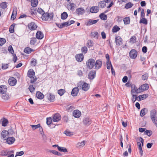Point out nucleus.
<instances>
[{
	"label": "nucleus",
	"mask_w": 157,
	"mask_h": 157,
	"mask_svg": "<svg viewBox=\"0 0 157 157\" xmlns=\"http://www.w3.org/2000/svg\"><path fill=\"white\" fill-rule=\"evenodd\" d=\"M150 115L153 122L157 127V114L156 111L155 109L152 110L151 111Z\"/></svg>",
	"instance_id": "nucleus-1"
},
{
	"label": "nucleus",
	"mask_w": 157,
	"mask_h": 157,
	"mask_svg": "<svg viewBox=\"0 0 157 157\" xmlns=\"http://www.w3.org/2000/svg\"><path fill=\"white\" fill-rule=\"evenodd\" d=\"M53 17L52 13H44L42 16V18L43 20L48 21V19L51 20L53 19Z\"/></svg>",
	"instance_id": "nucleus-2"
},
{
	"label": "nucleus",
	"mask_w": 157,
	"mask_h": 157,
	"mask_svg": "<svg viewBox=\"0 0 157 157\" xmlns=\"http://www.w3.org/2000/svg\"><path fill=\"white\" fill-rule=\"evenodd\" d=\"M95 60L93 59H89L86 62L87 67L90 69L93 68L94 66Z\"/></svg>",
	"instance_id": "nucleus-3"
},
{
	"label": "nucleus",
	"mask_w": 157,
	"mask_h": 157,
	"mask_svg": "<svg viewBox=\"0 0 157 157\" xmlns=\"http://www.w3.org/2000/svg\"><path fill=\"white\" fill-rule=\"evenodd\" d=\"M80 84L81 86H78L80 87H81V86H82V89L83 90L85 91H87L89 88L90 86H89V84L87 83L86 82H84L83 84L82 85L81 82H80L79 83V84Z\"/></svg>",
	"instance_id": "nucleus-4"
},
{
	"label": "nucleus",
	"mask_w": 157,
	"mask_h": 157,
	"mask_svg": "<svg viewBox=\"0 0 157 157\" xmlns=\"http://www.w3.org/2000/svg\"><path fill=\"white\" fill-rule=\"evenodd\" d=\"M137 55V51L135 49L132 50L129 52V56L131 58L135 59Z\"/></svg>",
	"instance_id": "nucleus-5"
},
{
	"label": "nucleus",
	"mask_w": 157,
	"mask_h": 157,
	"mask_svg": "<svg viewBox=\"0 0 157 157\" xmlns=\"http://www.w3.org/2000/svg\"><path fill=\"white\" fill-rule=\"evenodd\" d=\"M102 65V61L101 60H98L95 61L94 66L96 69H98L100 68Z\"/></svg>",
	"instance_id": "nucleus-6"
},
{
	"label": "nucleus",
	"mask_w": 157,
	"mask_h": 157,
	"mask_svg": "<svg viewBox=\"0 0 157 157\" xmlns=\"http://www.w3.org/2000/svg\"><path fill=\"white\" fill-rule=\"evenodd\" d=\"M115 41L116 45L120 46L122 44V39L120 36H116Z\"/></svg>",
	"instance_id": "nucleus-7"
},
{
	"label": "nucleus",
	"mask_w": 157,
	"mask_h": 157,
	"mask_svg": "<svg viewBox=\"0 0 157 157\" xmlns=\"http://www.w3.org/2000/svg\"><path fill=\"white\" fill-rule=\"evenodd\" d=\"M8 82L10 86H14L17 83V80L14 77H12L9 79Z\"/></svg>",
	"instance_id": "nucleus-8"
},
{
	"label": "nucleus",
	"mask_w": 157,
	"mask_h": 157,
	"mask_svg": "<svg viewBox=\"0 0 157 157\" xmlns=\"http://www.w3.org/2000/svg\"><path fill=\"white\" fill-rule=\"evenodd\" d=\"M83 123L84 125L88 126L91 124V121L89 118L86 117L84 119Z\"/></svg>",
	"instance_id": "nucleus-9"
},
{
	"label": "nucleus",
	"mask_w": 157,
	"mask_h": 157,
	"mask_svg": "<svg viewBox=\"0 0 157 157\" xmlns=\"http://www.w3.org/2000/svg\"><path fill=\"white\" fill-rule=\"evenodd\" d=\"M75 12L78 15H82L85 11L83 8H79L76 9Z\"/></svg>",
	"instance_id": "nucleus-10"
},
{
	"label": "nucleus",
	"mask_w": 157,
	"mask_h": 157,
	"mask_svg": "<svg viewBox=\"0 0 157 157\" xmlns=\"http://www.w3.org/2000/svg\"><path fill=\"white\" fill-rule=\"evenodd\" d=\"M48 99L51 102H53L54 101L55 95L52 94L47 93L46 94Z\"/></svg>",
	"instance_id": "nucleus-11"
},
{
	"label": "nucleus",
	"mask_w": 157,
	"mask_h": 157,
	"mask_svg": "<svg viewBox=\"0 0 157 157\" xmlns=\"http://www.w3.org/2000/svg\"><path fill=\"white\" fill-rule=\"evenodd\" d=\"M75 57L76 60L78 62H81L83 60L84 57L82 54H76Z\"/></svg>",
	"instance_id": "nucleus-12"
},
{
	"label": "nucleus",
	"mask_w": 157,
	"mask_h": 157,
	"mask_svg": "<svg viewBox=\"0 0 157 157\" xmlns=\"http://www.w3.org/2000/svg\"><path fill=\"white\" fill-rule=\"evenodd\" d=\"M61 117L59 113L55 114L53 117V121L54 122H58L60 120Z\"/></svg>",
	"instance_id": "nucleus-13"
},
{
	"label": "nucleus",
	"mask_w": 157,
	"mask_h": 157,
	"mask_svg": "<svg viewBox=\"0 0 157 157\" xmlns=\"http://www.w3.org/2000/svg\"><path fill=\"white\" fill-rule=\"evenodd\" d=\"M29 29L32 30H35L37 28V26L36 24L34 22H31L28 24Z\"/></svg>",
	"instance_id": "nucleus-14"
},
{
	"label": "nucleus",
	"mask_w": 157,
	"mask_h": 157,
	"mask_svg": "<svg viewBox=\"0 0 157 157\" xmlns=\"http://www.w3.org/2000/svg\"><path fill=\"white\" fill-rule=\"evenodd\" d=\"M81 112L78 110H74L73 113V115L74 117L76 118H79L81 116Z\"/></svg>",
	"instance_id": "nucleus-15"
},
{
	"label": "nucleus",
	"mask_w": 157,
	"mask_h": 157,
	"mask_svg": "<svg viewBox=\"0 0 157 157\" xmlns=\"http://www.w3.org/2000/svg\"><path fill=\"white\" fill-rule=\"evenodd\" d=\"M7 90V89L6 86L2 85L0 86V93L5 94Z\"/></svg>",
	"instance_id": "nucleus-16"
},
{
	"label": "nucleus",
	"mask_w": 157,
	"mask_h": 157,
	"mask_svg": "<svg viewBox=\"0 0 157 157\" xmlns=\"http://www.w3.org/2000/svg\"><path fill=\"white\" fill-rule=\"evenodd\" d=\"M99 20H93L89 19L86 23L87 26H89L90 25L96 23Z\"/></svg>",
	"instance_id": "nucleus-17"
},
{
	"label": "nucleus",
	"mask_w": 157,
	"mask_h": 157,
	"mask_svg": "<svg viewBox=\"0 0 157 157\" xmlns=\"http://www.w3.org/2000/svg\"><path fill=\"white\" fill-rule=\"evenodd\" d=\"M35 74V72L32 69H30L27 73L28 76L30 78H32L33 77H34Z\"/></svg>",
	"instance_id": "nucleus-18"
},
{
	"label": "nucleus",
	"mask_w": 157,
	"mask_h": 157,
	"mask_svg": "<svg viewBox=\"0 0 157 157\" xmlns=\"http://www.w3.org/2000/svg\"><path fill=\"white\" fill-rule=\"evenodd\" d=\"M68 24L66 22L62 23L61 24L57 23H56V25L60 29H62L64 27L68 26Z\"/></svg>",
	"instance_id": "nucleus-19"
},
{
	"label": "nucleus",
	"mask_w": 157,
	"mask_h": 157,
	"mask_svg": "<svg viewBox=\"0 0 157 157\" xmlns=\"http://www.w3.org/2000/svg\"><path fill=\"white\" fill-rule=\"evenodd\" d=\"M36 36L37 39H41L44 37V34L41 31H38L36 33Z\"/></svg>",
	"instance_id": "nucleus-20"
},
{
	"label": "nucleus",
	"mask_w": 157,
	"mask_h": 157,
	"mask_svg": "<svg viewBox=\"0 0 157 157\" xmlns=\"http://www.w3.org/2000/svg\"><path fill=\"white\" fill-rule=\"evenodd\" d=\"M78 87L74 88L71 92V94L73 96H76L78 92Z\"/></svg>",
	"instance_id": "nucleus-21"
},
{
	"label": "nucleus",
	"mask_w": 157,
	"mask_h": 157,
	"mask_svg": "<svg viewBox=\"0 0 157 157\" xmlns=\"http://www.w3.org/2000/svg\"><path fill=\"white\" fill-rule=\"evenodd\" d=\"M15 141V139L13 137H9L7 138L6 142L9 144H13Z\"/></svg>",
	"instance_id": "nucleus-22"
},
{
	"label": "nucleus",
	"mask_w": 157,
	"mask_h": 157,
	"mask_svg": "<svg viewBox=\"0 0 157 157\" xmlns=\"http://www.w3.org/2000/svg\"><path fill=\"white\" fill-rule=\"evenodd\" d=\"M95 71H91L88 74V78L91 80H92L95 78Z\"/></svg>",
	"instance_id": "nucleus-23"
},
{
	"label": "nucleus",
	"mask_w": 157,
	"mask_h": 157,
	"mask_svg": "<svg viewBox=\"0 0 157 157\" xmlns=\"http://www.w3.org/2000/svg\"><path fill=\"white\" fill-rule=\"evenodd\" d=\"M99 10V8L98 6H93L90 9V11L92 13H97L98 11Z\"/></svg>",
	"instance_id": "nucleus-24"
},
{
	"label": "nucleus",
	"mask_w": 157,
	"mask_h": 157,
	"mask_svg": "<svg viewBox=\"0 0 157 157\" xmlns=\"http://www.w3.org/2000/svg\"><path fill=\"white\" fill-rule=\"evenodd\" d=\"M8 134L9 132L8 131L6 130H3L1 133V136L3 139H5L7 137Z\"/></svg>",
	"instance_id": "nucleus-25"
},
{
	"label": "nucleus",
	"mask_w": 157,
	"mask_h": 157,
	"mask_svg": "<svg viewBox=\"0 0 157 157\" xmlns=\"http://www.w3.org/2000/svg\"><path fill=\"white\" fill-rule=\"evenodd\" d=\"M140 87L142 92L147 90L149 88L148 85L146 83L142 85Z\"/></svg>",
	"instance_id": "nucleus-26"
},
{
	"label": "nucleus",
	"mask_w": 157,
	"mask_h": 157,
	"mask_svg": "<svg viewBox=\"0 0 157 157\" xmlns=\"http://www.w3.org/2000/svg\"><path fill=\"white\" fill-rule=\"evenodd\" d=\"M147 109L146 108H144L141 109L140 113V116L141 117L144 116L147 113Z\"/></svg>",
	"instance_id": "nucleus-27"
},
{
	"label": "nucleus",
	"mask_w": 157,
	"mask_h": 157,
	"mask_svg": "<svg viewBox=\"0 0 157 157\" xmlns=\"http://www.w3.org/2000/svg\"><path fill=\"white\" fill-rule=\"evenodd\" d=\"M36 96L37 98L40 99H42L44 97L43 94L40 92H37L36 93Z\"/></svg>",
	"instance_id": "nucleus-28"
},
{
	"label": "nucleus",
	"mask_w": 157,
	"mask_h": 157,
	"mask_svg": "<svg viewBox=\"0 0 157 157\" xmlns=\"http://www.w3.org/2000/svg\"><path fill=\"white\" fill-rule=\"evenodd\" d=\"M34 51V50L29 47H27L25 48L24 52L27 54H29L32 52Z\"/></svg>",
	"instance_id": "nucleus-29"
},
{
	"label": "nucleus",
	"mask_w": 157,
	"mask_h": 157,
	"mask_svg": "<svg viewBox=\"0 0 157 157\" xmlns=\"http://www.w3.org/2000/svg\"><path fill=\"white\" fill-rule=\"evenodd\" d=\"M38 3V1L37 0H31V5L33 7H36Z\"/></svg>",
	"instance_id": "nucleus-30"
},
{
	"label": "nucleus",
	"mask_w": 157,
	"mask_h": 157,
	"mask_svg": "<svg viewBox=\"0 0 157 157\" xmlns=\"http://www.w3.org/2000/svg\"><path fill=\"white\" fill-rule=\"evenodd\" d=\"M85 144V141H83L81 142H78L77 144L76 147L78 148L83 147Z\"/></svg>",
	"instance_id": "nucleus-31"
},
{
	"label": "nucleus",
	"mask_w": 157,
	"mask_h": 157,
	"mask_svg": "<svg viewBox=\"0 0 157 157\" xmlns=\"http://www.w3.org/2000/svg\"><path fill=\"white\" fill-rule=\"evenodd\" d=\"M148 97V94H144L143 95H140L138 96L139 101H140L147 98Z\"/></svg>",
	"instance_id": "nucleus-32"
},
{
	"label": "nucleus",
	"mask_w": 157,
	"mask_h": 157,
	"mask_svg": "<svg viewBox=\"0 0 157 157\" xmlns=\"http://www.w3.org/2000/svg\"><path fill=\"white\" fill-rule=\"evenodd\" d=\"M105 5L106 4L105 2L104 1L100 2H99L98 4V6L102 8H104L105 6Z\"/></svg>",
	"instance_id": "nucleus-33"
},
{
	"label": "nucleus",
	"mask_w": 157,
	"mask_h": 157,
	"mask_svg": "<svg viewBox=\"0 0 157 157\" xmlns=\"http://www.w3.org/2000/svg\"><path fill=\"white\" fill-rule=\"evenodd\" d=\"M123 21L124 24H129L130 22V18L129 17H126L124 18Z\"/></svg>",
	"instance_id": "nucleus-34"
},
{
	"label": "nucleus",
	"mask_w": 157,
	"mask_h": 157,
	"mask_svg": "<svg viewBox=\"0 0 157 157\" xmlns=\"http://www.w3.org/2000/svg\"><path fill=\"white\" fill-rule=\"evenodd\" d=\"M99 17L100 19L103 20H105L107 19V15L105 14L104 13H101L99 15Z\"/></svg>",
	"instance_id": "nucleus-35"
},
{
	"label": "nucleus",
	"mask_w": 157,
	"mask_h": 157,
	"mask_svg": "<svg viewBox=\"0 0 157 157\" xmlns=\"http://www.w3.org/2000/svg\"><path fill=\"white\" fill-rule=\"evenodd\" d=\"M2 120V125L4 127L7 126L8 123V120L6 119L5 118H3Z\"/></svg>",
	"instance_id": "nucleus-36"
},
{
	"label": "nucleus",
	"mask_w": 157,
	"mask_h": 157,
	"mask_svg": "<svg viewBox=\"0 0 157 157\" xmlns=\"http://www.w3.org/2000/svg\"><path fill=\"white\" fill-rule=\"evenodd\" d=\"M68 17V14L67 13L63 12L62 13L61 15V19L62 20L66 19Z\"/></svg>",
	"instance_id": "nucleus-37"
},
{
	"label": "nucleus",
	"mask_w": 157,
	"mask_h": 157,
	"mask_svg": "<svg viewBox=\"0 0 157 157\" xmlns=\"http://www.w3.org/2000/svg\"><path fill=\"white\" fill-rule=\"evenodd\" d=\"M120 28L117 25L114 26L112 29V32L113 33H116L120 30Z\"/></svg>",
	"instance_id": "nucleus-38"
},
{
	"label": "nucleus",
	"mask_w": 157,
	"mask_h": 157,
	"mask_svg": "<svg viewBox=\"0 0 157 157\" xmlns=\"http://www.w3.org/2000/svg\"><path fill=\"white\" fill-rule=\"evenodd\" d=\"M140 23H143L145 25H147V20L144 18H142L141 19L140 21Z\"/></svg>",
	"instance_id": "nucleus-39"
},
{
	"label": "nucleus",
	"mask_w": 157,
	"mask_h": 157,
	"mask_svg": "<svg viewBox=\"0 0 157 157\" xmlns=\"http://www.w3.org/2000/svg\"><path fill=\"white\" fill-rule=\"evenodd\" d=\"M58 150L60 151L66 152H67V149L65 147H58Z\"/></svg>",
	"instance_id": "nucleus-40"
},
{
	"label": "nucleus",
	"mask_w": 157,
	"mask_h": 157,
	"mask_svg": "<svg viewBox=\"0 0 157 157\" xmlns=\"http://www.w3.org/2000/svg\"><path fill=\"white\" fill-rule=\"evenodd\" d=\"M15 24H13L9 28V31L10 33H13L14 32V27Z\"/></svg>",
	"instance_id": "nucleus-41"
},
{
	"label": "nucleus",
	"mask_w": 157,
	"mask_h": 157,
	"mask_svg": "<svg viewBox=\"0 0 157 157\" xmlns=\"http://www.w3.org/2000/svg\"><path fill=\"white\" fill-rule=\"evenodd\" d=\"M144 133L145 135H147L148 136H150L152 134V132L150 130H147L146 129Z\"/></svg>",
	"instance_id": "nucleus-42"
},
{
	"label": "nucleus",
	"mask_w": 157,
	"mask_h": 157,
	"mask_svg": "<svg viewBox=\"0 0 157 157\" xmlns=\"http://www.w3.org/2000/svg\"><path fill=\"white\" fill-rule=\"evenodd\" d=\"M37 41L36 38H31L30 41V44L31 45H34L36 43Z\"/></svg>",
	"instance_id": "nucleus-43"
},
{
	"label": "nucleus",
	"mask_w": 157,
	"mask_h": 157,
	"mask_svg": "<svg viewBox=\"0 0 157 157\" xmlns=\"http://www.w3.org/2000/svg\"><path fill=\"white\" fill-rule=\"evenodd\" d=\"M49 152H50L54 155H56L58 156H61V154L56 151L49 150Z\"/></svg>",
	"instance_id": "nucleus-44"
},
{
	"label": "nucleus",
	"mask_w": 157,
	"mask_h": 157,
	"mask_svg": "<svg viewBox=\"0 0 157 157\" xmlns=\"http://www.w3.org/2000/svg\"><path fill=\"white\" fill-rule=\"evenodd\" d=\"M94 45V43L93 41L91 40H88L87 41V46L88 48L92 47Z\"/></svg>",
	"instance_id": "nucleus-45"
},
{
	"label": "nucleus",
	"mask_w": 157,
	"mask_h": 157,
	"mask_svg": "<svg viewBox=\"0 0 157 157\" xmlns=\"http://www.w3.org/2000/svg\"><path fill=\"white\" fill-rule=\"evenodd\" d=\"M53 121L52 118L51 117L47 118L46 123L48 125H49L52 124Z\"/></svg>",
	"instance_id": "nucleus-46"
},
{
	"label": "nucleus",
	"mask_w": 157,
	"mask_h": 157,
	"mask_svg": "<svg viewBox=\"0 0 157 157\" xmlns=\"http://www.w3.org/2000/svg\"><path fill=\"white\" fill-rule=\"evenodd\" d=\"M16 14L17 11H15V12L13 10L12 14L11 16V19H12L13 20H14L16 18Z\"/></svg>",
	"instance_id": "nucleus-47"
},
{
	"label": "nucleus",
	"mask_w": 157,
	"mask_h": 157,
	"mask_svg": "<svg viewBox=\"0 0 157 157\" xmlns=\"http://www.w3.org/2000/svg\"><path fill=\"white\" fill-rule=\"evenodd\" d=\"M70 10H72L75 9L76 7V5L74 3H70L69 4Z\"/></svg>",
	"instance_id": "nucleus-48"
},
{
	"label": "nucleus",
	"mask_w": 157,
	"mask_h": 157,
	"mask_svg": "<svg viewBox=\"0 0 157 157\" xmlns=\"http://www.w3.org/2000/svg\"><path fill=\"white\" fill-rule=\"evenodd\" d=\"M65 92L66 91L65 90L61 89L58 90V93L60 96H62Z\"/></svg>",
	"instance_id": "nucleus-49"
},
{
	"label": "nucleus",
	"mask_w": 157,
	"mask_h": 157,
	"mask_svg": "<svg viewBox=\"0 0 157 157\" xmlns=\"http://www.w3.org/2000/svg\"><path fill=\"white\" fill-rule=\"evenodd\" d=\"M130 42L132 43H135L136 42V37L135 36H133L130 39Z\"/></svg>",
	"instance_id": "nucleus-50"
},
{
	"label": "nucleus",
	"mask_w": 157,
	"mask_h": 157,
	"mask_svg": "<svg viewBox=\"0 0 157 157\" xmlns=\"http://www.w3.org/2000/svg\"><path fill=\"white\" fill-rule=\"evenodd\" d=\"M91 36L94 37L98 38V33L97 32H94L91 33Z\"/></svg>",
	"instance_id": "nucleus-51"
},
{
	"label": "nucleus",
	"mask_w": 157,
	"mask_h": 157,
	"mask_svg": "<svg viewBox=\"0 0 157 157\" xmlns=\"http://www.w3.org/2000/svg\"><path fill=\"white\" fill-rule=\"evenodd\" d=\"M28 89L31 93L33 92L35 90V88L33 85H30L29 86Z\"/></svg>",
	"instance_id": "nucleus-52"
},
{
	"label": "nucleus",
	"mask_w": 157,
	"mask_h": 157,
	"mask_svg": "<svg viewBox=\"0 0 157 157\" xmlns=\"http://www.w3.org/2000/svg\"><path fill=\"white\" fill-rule=\"evenodd\" d=\"M133 6V4L131 2H129L127 3L125 6V8L126 9H129L131 8Z\"/></svg>",
	"instance_id": "nucleus-53"
},
{
	"label": "nucleus",
	"mask_w": 157,
	"mask_h": 157,
	"mask_svg": "<svg viewBox=\"0 0 157 157\" xmlns=\"http://www.w3.org/2000/svg\"><path fill=\"white\" fill-rule=\"evenodd\" d=\"M31 126L32 129L33 130L36 129L38 128H40V124H38L37 125H31Z\"/></svg>",
	"instance_id": "nucleus-54"
},
{
	"label": "nucleus",
	"mask_w": 157,
	"mask_h": 157,
	"mask_svg": "<svg viewBox=\"0 0 157 157\" xmlns=\"http://www.w3.org/2000/svg\"><path fill=\"white\" fill-rule=\"evenodd\" d=\"M1 7L3 9H5L7 7L6 3L5 2H3L1 4Z\"/></svg>",
	"instance_id": "nucleus-55"
},
{
	"label": "nucleus",
	"mask_w": 157,
	"mask_h": 157,
	"mask_svg": "<svg viewBox=\"0 0 157 157\" xmlns=\"http://www.w3.org/2000/svg\"><path fill=\"white\" fill-rule=\"evenodd\" d=\"M6 42V39L3 38H0V45L2 46Z\"/></svg>",
	"instance_id": "nucleus-56"
},
{
	"label": "nucleus",
	"mask_w": 157,
	"mask_h": 157,
	"mask_svg": "<svg viewBox=\"0 0 157 157\" xmlns=\"http://www.w3.org/2000/svg\"><path fill=\"white\" fill-rule=\"evenodd\" d=\"M137 88V87H136V86L134 84H132L131 86V93H134V91Z\"/></svg>",
	"instance_id": "nucleus-57"
},
{
	"label": "nucleus",
	"mask_w": 157,
	"mask_h": 157,
	"mask_svg": "<svg viewBox=\"0 0 157 157\" xmlns=\"http://www.w3.org/2000/svg\"><path fill=\"white\" fill-rule=\"evenodd\" d=\"M106 64H107V68L108 69H109L110 68V66H111V63L110 60H107L106 62Z\"/></svg>",
	"instance_id": "nucleus-58"
},
{
	"label": "nucleus",
	"mask_w": 157,
	"mask_h": 157,
	"mask_svg": "<svg viewBox=\"0 0 157 157\" xmlns=\"http://www.w3.org/2000/svg\"><path fill=\"white\" fill-rule=\"evenodd\" d=\"M36 59L33 58L31 62L32 65L35 66L36 64Z\"/></svg>",
	"instance_id": "nucleus-59"
},
{
	"label": "nucleus",
	"mask_w": 157,
	"mask_h": 157,
	"mask_svg": "<svg viewBox=\"0 0 157 157\" xmlns=\"http://www.w3.org/2000/svg\"><path fill=\"white\" fill-rule=\"evenodd\" d=\"M81 50L82 52L86 54L87 51V48L86 47L84 46L82 48Z\"/></svg>",
	"instance_id": "nucleus-60"
},
{
	"label": "nucleus",
	"mask_w": 157,
	"mask_h": 157,
	"mask_svg": "<svg viewBox=\"0 0 157 157\" xmlns=\"http://www.w3.org/2000/svg\"><path fill=\"white\" fill-rule=\"evenodd\" d=\"M8 51L11 54H13L14 53V51L12 46L10 45L8 48Z\"/></svg>",
	"instance_id": "nucleus-61"
},
{
	"label": "nucleus",
	"mask_w": 157,
	"mask_h": 157,
	"mask_svg": "<svg viewBox=\"0 0 157 157\" xmlns=\"http://www.w3.org/2000/svg\"><path fill=\"white\" fill-rule=\"evenodd\" d=\"M2 98L3 99L7 100L9 98V96L7 94H4L2 96Z\"/></svg>",
	"instance_id": "nucleus-62"
},
{
	"label": "nucleus",
	"mask_w": 157,
	"mask_h": 157,
	"mask_svg": "<svg viewBox=\"0 0 157 157\" xmlns=\"http://www.w3.org/2000/svg\"><path fill=\"white\" fill-rule=\"evenodd\" d=\"M37 11L39 13L42 15L44 13V10L41 8H39L38 9Z\"/></svg>",
	"instance_id": "nucleus-63"
},
{
	"label": "nucleus",
	"mask_w": 157,
	"mask_h": 157,
	"mask_svg": "<svg viewBox=\"0 0 157 157\" xmlns=\"http://www.w3.org/2000/svg\"><path fill=\"white\" fill-rule=\"evenodd\" d=\"M148 76L147 74H144L142 75V78L144 80H147L148 78Z\"/></svg>",
	"instance_id": "nucleus-64"
}]
</instances>
